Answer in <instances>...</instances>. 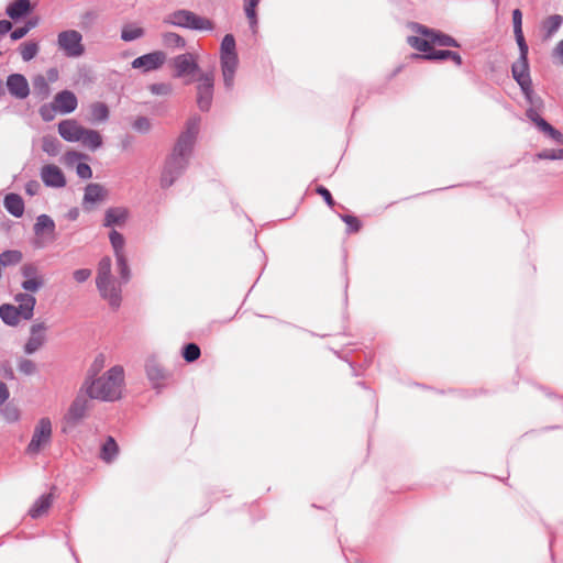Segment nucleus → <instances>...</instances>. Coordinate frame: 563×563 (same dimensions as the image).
Wrapping results in <instances>:
<instances>
[{
    "mask_svg": "<svg viewBox=\"0 0 563 563\" xmlns=\"http://www.w3.org/2000/svg\"><path fill=\"white\" fill-rule=\"evenodd\" d=\"M90 276L91 271L88 268H79L73 273L74 279L79 284L87 282L90 278Z\"/></svg>",
    "mask_w": 563,
    "mask_h": 563,
    "instance_id": "57",
    "label": "nucleus"
},
{
    "mask_svg": "<svg viewBox=\"0 0 563 563\" xmlns=\"http://www.w3.org/2000/svg\"><path fill=\"white\" fill-rule=\"evenodd\" d=\"M109 240L113 249L115 258L120 256H126L124 252L125 240L120 232L112 230L109 233Z\"/></svg>",
    "mask_w": 563,
    "mask_h": 563,
    "instance_id": "35",
    "label": "nucleus"
},
{
    "mask_svg": "<svg viewBox=\"0 0 563 563\" xmlns=\"http://www.w3.org/2000/svg\"><path fill=\"white\" fill-rule=\"evenodd\" d=\"M100 296L109 302L112 308H119L121 305V283L114 277L103 279L102 283H96Z\"/></svg>",
    "mask_w": 563,
    "mask_h": 563,
    "instance_id": "10",
    "label": "nucleus"
},
{
    "mask_svg": "<svg viewBox=\"0 0 563 563\" xmlns=\"http://www.w3.org/2000/svg\"><path fill=\"white\" fill-rule=\"evenodd\" d=\"M519 47V58L511 66L512 76L517 74H526L529 71V63H528V46H518Z\"/></svg>",
    "mask_w": 563,
    "mask_h": 563,
    "instance_id": "29",
    "label": "nucleus"
},
{
    "mask_svg": "<svg viewBox=\"0 0 563 563\" xmlns=\"http://www.w3.org/2000/svg\"><path fill=\"white\" fill-rule=\"evenodd\" d=\"M123 384V367L115 365L100 377L93 378L88 376L81 387V391H85L91 399L115 401L121 398Z\"/></svg>",
    "mask_w": 563,
    "mask_h": 563,
    "instance_id": "2",
    "label": "nucleus"
},
{
    "mask_svg": "<svg viewBox=\"0 0 563 563\" xmlns=\"http://www.w3.org/2000/svg\"><path fill=\"white\" fill-rule=\"evenodd\" d=\"M542 126H543V130L541 132L547 134L549 137H551L553 141H555L558 144L563 145V134L559 130L554 129L547 121H542Z\"/></svg>",
    "mask_w": 563,
    "mask_h": 563,
    "instance_id": "48",
    "label": "nucleus"
},
{
    "mask_svg": "<svg viewBox=\"0 0 563 563\" xmlns=\"http://www.w3.org/2000/svg\"><path fill=\"white\" fill-rule=\"evenodd\" d=\"M52 503H53L52 494H45V495L40 496L33 504L31 509L29 510L30 516L34 519L41 517L49 509V507L52 506Z\"/></svg>",
    "mask_w": 563,
    "mask_h": 563,
    "instance_id": "24",
    "label": "nucleus"
},
{
    "mask_svg": "<svg viewBox=\"0 0 563 563\" xmlns=\"http://www.w3.org/2000/svg\"><path fill=\"white\" fill-rule=\"evenodd\" d=\"M117 268L121 277V283L125 284L131 278V271L128 264L126 256H120L115 258Z\"/></svg>",
    "mask_w": 563,
    "mask_h": 563,
    "instance_id": "45",
    "label": "nucleus"
},
{
    "mask_svg": "<svg viewBox=\"0 0 563 563\" xmlns=\"http://www.w3.org/2000/svg\"><path fill=\"white\" fill-rule=\"evenodd\" d=\"M38 184L36 181H30L25 186V191L30 196H34L37 192Z\"/></svg>",
    "mask_w": 563,
    "mask_h": 563,
    "instance_id": "63",
    "label": "nucleus"
},
{
    "mask_svg": "<svg viewBox=\"0 0 563 563\" xmlns=\"http://www.w3.org/2000/svg\"><path fill=\"white\" fill-rule=\"evenodd\" d=\"M539 159H563V148L560 150H544L537 154Z\"/></svg>",
    "mask_w": 563,
    "mask_h": 563,
    "instance_id": "49",
    "label": "nucleus"
},
{
    "mask_svg": "<svg viewBox=\"0 0 563 563\" xmlns=\"http://www.w3.org/2000/svg\"><path fill=\"white\" fill-rule=\"evenodd\" d=\"M167 56L163 51H154L132 60L131 66L134 69H141L143 73H148L159 69L166 62Z\"/></svg>",
    "mask_w": 563,
    "mask_h": 563,
    "instance_id": "11",
    "label": "nucleus"
},
{
    "mask_svg": "<svg viewBox=\"0 0 563 563\" xmlns=\"http://www.w3.org/2000/svg\"><path fill=\"white\" fill-rule=\"evenodd\" d=\"M60 143L55 136L46 135L42 139V150L51 156L59 153Z\"/></svg>",
    "mask_w": 563,
    "mask_h": 563,
    "instance_id": "43",
    "label": "nucleus"
},
{
    "mask_svg": "<svg viewBox=\"0 0 563 563\" xmlns=\"http://www.w3.org/2000/svg\"><path fill=\"white\" fill-rule=\"evenodd\" d=\"M145 31L143 27L135 24H125L121 30V40L124 42H132L143 37Z\"/></svg>",
    "mask_w": 563,
    "mask_h": 563,
    "instance_id": "34",
    "label": "nucleus"
},
{
    "mask_svg": "<svg viewBox=\"0 0 563 563\" xmlns=\"http://www.w3.org/2000/svg\"><path fill=\"white\" fill-rule=\"evenodd\" d=\"M9 397L10 391L8 386L3 382H0V407L9 399Z\"/></svg>",
    "mask_w": 563,
    "mask_h": 563,
    "instance_id": "62",
    "label": "nucleus"
},
{
    "mask_svg": "<svg viewBox=\"0 0 563 563\" xmlns=\"http://www.w3.org/2000/svg\"><path fill=\"white\" fill-rule=\"evenodd\" d=\"M146 375L155 388H157L165 378L162 367L154 361L146 363Z\"/></svg>",
    "mask_w": 563,
    "mask_h": 563,
    "instance_id": "30",
    "label": "nucleus"
},
{
    "mask_svg": "<svg viewBox=\"0 0 563 563\" xmlns=\"http://www.w3.org/2000/svg\"><path fill=\"white\" fill-rule=\"evenodd\" d=\"M31 29H33V25H24L21 27H16L15 30H13L11 32L10 36L13 41H18V40L24 37Z\"/></svg>",
    "mask_w": 563,
    "mask_h": 563,
    "instance_id": "59",
    "label": "nucleus"
},
{
    "mask_svg": "<svg viewBox=\"0 0 563 563\" xmlns=\"http://www.w3.org/2000/svg\"><path fill=\"white\" fill-rule=\"evenodd\" d=\"M19 49H20L22 59L24 62H30L37 55V53L40 51V46L36 42L29 41V42L22 43L20 45Z\"/></svg>",
    "mask_w": 563,
    "mask_h": 563,
    "instance_id": "41",
    "label": "nucleus"
},
{
    "mask_svg": "<svg viewBox=\"0 0 563 563\" xmlns=\"http://www.w3.org/2000/svg\"><path fill=\"white\" fill-rule=\"evenodd\" d=\"M214 77L212 73L200 75L197 85V104L201 111H209L213 99Z\"/></svg>",
    "mask_w": 563,
    "mask_h": 563,
    "instance_id": "9",
    "label": "nucleus"
},
{
    "mask_svg": "<svg viewBox=\"0 0 563 563\" xmlns=\"http://www.w3.org/2000/svg\"><path fill=\"white\" fill-rule=\"evenodd\" d=\"M416 31L424 36H431V42L434 44H438L440 46H451V47H459V43L455 38H453L450 35L437 33L433 30H429L426 26L422 25H416Z\"/></svg>",
    "mask_w": 563,
    "mask_h": 563,
    "instance_id": "20",
    "label": "nucleus"
},
{
    "mask_svg": "<svg viewBox=\"0 0 563 563\" xmlns=\"http://www.w3.org/2000/svg\"><path fill=\"white\" fill-rule=\"evenodd\" d=\"M512 77L516 80V82L519 85V87H520L522 93L525 95L526 99L529 102H532L533 89H532V80H531V77H530V73L517 74V75H515Z\"/></svg>",
    "mask_w": 563,
    "mask_h": 563,
    "instance_id": "31",
    "label": "nucleus"
},
{
    "mask_svg": "<svg viewBox=\"0 0 563 563\" xmlns=\"http://www.w3.org/2000/svg\"><path fill=\"white\" fill-rule=\"evenodd\" d=\"M341 219L346 223L350 232L358 231L361 223L357 218L349 214H343L341 216Z\"/></svg>",
    "mask_w": 563,
    "mask_h": 563,
    "instance_id": "56",
    "label": "nucleus"
},
{
    "mask_svg": "<svg viewBox=\"0 0 563 563\" xmlns=\"http://www.w3.org/2000/svg\"><path fill=\"white\" fill-rule=\"evenodd\" d=\"M23 258V254L19 250H8L3 251L0 254V265L1 266H13L19 264Z\"/></svg>",
    "mask_w": 563,
    "mask_h": 563,
    "instance_id": "38",
    "label": "nucleus"
},
{
    "mask_svg": "<svg viewBox=\"0 0 563 563\" xmlns=\"http://www.w3.org/2000/svg\"><path fill=\"white\" fill-rule=\"evenodd\" d=\"M0 413L2 416V418L9 422V423H13V422H16L20 418V411L19 409L13 406V405H7L4 406L1 410H0Z\"/></svg>",
    "mask_w": 563,
    "mask_h": 563,
    "instance_id": "46",
    "label": "nucleus"
},
{
    "mask_svg": "<svg viewBox=\"0 0 563 563\" xmlns=\"http://www.w3.org/2000/svg\"><path fill=\"white\" fill-rule=\"evenodd\" d=\"M54 104L57 112L68 114L76 110L78 100L76 95L70 90H63L55 95Z\"/></svg>",
    "mask_w": 563,
    "mask_h": 563,
    "instance_id": "18",
    "label": "nucleus"
},
{
    "mask_svg": "<svg viewBox=\"0 0 563 563\" xmlns=\"http://www.w3.org/2000/svg\"><path fill=\"white\" fill-rule=\"evenodd\" d=\"M7 88L10 95L16 99H25L30 95L29 82L21 74H12L8 76Z\"/></svg>",
    "mask_w": 563,
    "mask_h": 563,
    "instance_id": "16",
    "label": "nucleus"
},
{
    "mask_svg": "<svg viewBox=\"0 0 563 563\" xmlns=\"http://www.w3.org/2000/svg\"><path fill=\"white\" fill-rule=\"evenodd\" d=\"M30 11H31L30 0H15L7 7L5 13L12 20H18V19L25 16Z\"/></svg>",
    "mask_w": 563,
    "mask_h": 563,
    "instance_id": "23",
    "label": "nucleus"
},
{
    "mask_svg": "<svg viewBox=\"0 0 563 563\" xmlns=\"http://www.w3.org/2000/svg\"><path fill=\"white\" fill-rule=\"evenodd\" d=\"M40 175L42 181L47 187L62 188L66 185L62 169L54 164L44 165Z\"/></svg>",
    "mask_w": 563,
    "mask_h": 563,
    "instance_id": "14",
    "label": "nucleus"
},
{
    "mask_svg": "<svg viewBox=\"0 0 563 563\" xmlns=\"http://www.w3.org/2000/svg\"><path fill=\"white\" fill-rule=\"evenodd\" d=\"M220 65L224 87L230 90L234 86V77L239 65L235 38L232 34H227L222 38L220 46Z\"/></svg>",
    "mask_w": 563,
    "mask_h": 563,
    "instance_id": "5",
    "label": "nucleus"
},
{
    "mask_svg": "<svg viewBox=\"0 0 563 563\" xmlns=\"http://www.w3.org/2000/svg\"><path fill=\"white\" fill-rule=\"evenodd\" d=\"M244 11L245 15L250 22V26L253 30V32H256L257 29V14H256V7L260 2V0H244Z\"/></svg>",
    "mask_w": 563,
    "mask_h": 563,
    "instance_id": "40",
    "label": "nucleus"
},
{
    "mask_svg": "<svg viewBox=\"0 0 563 563\" xmlns=\"http://www.w3.org/2000/svg\"><path fill=\"white\" fill-rule=\"evenodd\" d=\"M526 115L529 120H531L537 125V128L540 131L543 130L542 121H545V120L538 113L537 110H534L533 108H530L527 110Z\"/></svg>",
    "mask_w": 563,
    "mask_h": 563,
    "instance_id": "55",
    "label": "nucleus"
},
{
    "mask_svg": "<svg viewBox=\"0 0 563 563\" xmlns=\"http://www.w3.org/2000/svg\"><path fill=\"white\" fill-rule=\"evenodd\" d=\"M512 24L516 42L518 46H528L522 33V14L519 9L512 11Z\"/></svg>",
    "mask_w": 563,
    "mask_h": 563,
    "instance_id": "33",
    "label": "nucleus"
},
{
    "mask_svg": "<svg viewBox=\"0 0 563 563\" xmlns=\"http://www.w3.org/2000/svg\"><path fill=\"white\" fill-rule=\"evenodd\" d=\"M55 112H57V110L55 109L54 102L52 104H44L40 108V114L46 122L54 119Z\"/></svg>",
    "mask_w": 563,
    "mask_h": 563,
    "instance_id": "52",
    "label": "nucleus"
},
{
    "mask_svg": "<svg viewBox=\"0 0 563 563\" xmlns=\"http://www.w3.org/2000/svg\"><path fill=\"white\" fill-rule=\"evenodd\" d=\"M162 42L166 47L185 48L186 40L175 32H165L162 34Z\"/></svg>",
    "mask_w": 563,
    "mask_h": 563,
    "instance_id": "36",
    "label": "nucleus"
},
{
    "mask_svg": "<svg viewBox=\"0 0 563 563\" xmlns=\"http://www.w3.org/2000/svg\"><path fill=\"white\" fill-rule=\"evenodd\" d=\"M47 327L44 322L34 323L30 329V338L24 345V352L29 355L40 350L46 341Z\"/></svg>",
    "mask_w": 563,
    "mask_h": 563,
    "instance_id": "13",
    "label": "nucleus"
},
{
    "mask_svg": "<svg viewBox=\"0 0 563 563\" xmlns=\"http://www.w3.org/2000/svg\"><path fill=\"white\" fill-rule=\"evenodd\" d=\"M15 301L19 303L18 307L10 303L0 306L1 320L11 327L16 325L21 319L30 320L33 317L36 303L35 297L30 294H18Z\"/></svg>",
    "mask_w": 563,
    "mask_h": 563,
    "instance_id": "3",
    "label": "nucleus"
},
{
    "mask_svg": "<svg viewBox=\"0 0 563 563\" xmlns=\"http://www.w3.org/2000/svg\"><path fill=\"white\" fill-rule=\"evenodd\" d=\"M163 23L191 31H213L214 29V23L210 19L187 9H178L166 14Z\"/></svg>",
    "mask_w": 563,
    "mask_h": 563,
    "instance_id": "4",
    "label": "nucleus"
},
{
    "mask_svg": "<svg viewBox=\"0 0 563 563\" xmlns=\"http://www.w3.org/2000/svg\"><path fill=\"white\" fill-rule=\"evenodd\" d=\"M84 126L75 120H63L58 124L59 135L67 142H79Z\"/></svg>",
    "mask_w": 563,
    "mask_h": 563,
    "instance_id": "19",
    "label": "nucleus"
},
{
    "mask_svg": "<svg viewBox=\"0 0 563 563\" xmlns=\"http://www.w3.org/2000/svg\"><path fill=\"white\" fill-rule=\"evenodd\" d=\"M21 275L23 277L21 287L25 291L24 294H35L45 285L44 276L34 263L23 264Z\"/></svg>",
    "mask_w": 563,
    "mask_h": 563,
    "instance_id": "8",
    "label": "nucleus"
},
{
    "mask_svg": "<svg viewBox=\"0 0 563 563\" xmlns=\"http://www.w3.org/2000/svg\"><path fill=\"white\" fill-rule=\"evenodd\" d=\"M200 128V118L191 117L185 130L178 136L170 154L162 167L159 184L162 188H169L184 174L189 165L190 157L197 141Z\"/></svg>",
    "mask_w": 563,
    "mask_h": 563,
    "instance_id": "1",
    "label": "nucleus"
},
{
    "mask_svg": "<svg viewBox=\"0 0 563 563\" xmlns=\"http://www.w3.org/2000/svg\"><path fill=\"white\" fill-rule=\"evenodd\" d=\"M200 356V347L195 344V343H188L187 345H185L184 347V351H183V357L191 363V362H195L196 360H198Z\"/></svg>",
    "mask_w": 563,
    "mask_h": 563,
    "instance_id": "47",
    "label": "nucleus"
},
{
    "mask_svg": "<svg viewBox=\"0 0 563 563\" xmlns=\"http://www.w3.org/2000/svg\"><path fill=\"white\" fill-rule=\"evenodd\" d=\"M104 362H106L104 355L99 354L95 358L93 363L91 364V367L89 369V373H90L89 376L92 377V376L97 375L104 367Z\"/></svg>",
    "mask_w": 563,
    "mask_h": 563,
    "instance_id": "54",
    "label": "nucleus"
},
{
    "mask_svg": "<svg viewBox=\"0 0 563 563\" xmlns=\"http://www.w3.org/2000/svg\"><path fill=\"white\" fill-rule=\"evenodd\" d=\"M33 230H34L35 235H37V236H41L44 232H47L48 234H53L55 231V222L49 216L40 214L36 218Z\"/></svg>",
    "mask_w": 563,
    "mask_h": 563,
    "instance_id": "26",
    "label": "nucleus"
},
{
    "mask_svg": "<svg viewBox=\"0 0 563 563\" xmlns=\"http://www.w3.org/2000/svg\"><path fill=\"white\" fill-rule=\"evenodd\" d=\"M76 173L78 177L82 179H89L92 177V170L90 166L86 163H79L76 167Z\"/></svg>",
    "mask_w": 563,
    "mask_h": 563,
    "instance_id": "58",
    "label": "nucleus"
},
{
    "mask_svg": "<svg viewBox=\"0 0 563 563\" xmlns=\"http://www.w3.org/2000/svg\"><path fill=\"white\" fill-rule=\"evenodd\" d=\"M110 277H113L112 261L109 256H104L98 263L96 283H102L103 279H108Z\"/></svg>",
    "mask_w": 563,
    "mask_h": 563,
    "instance_id": "37",
    "label": "nucleus"
},
{
    "mask_svg": "<svg viewBox=\"0 0 563 563\" xmlns=\"http://www.w3.org/2000/svg\"><path fill=\"white\" fill-rule=\"evenodd\" d=\"M552 56L563 65V38L556 43L552 51Z\"/></svg>",
    "mask_w": 563,
    "mask_h": 563,
    "instance_id": "61",
    "label": "nucleus"
},
{
    "mask_svg": "<svg viewBox=\"0 0 563 563\" xmlns=\"http://www.w3.org/2000/svg\"><path fill=\"white\" fill-rule=\"evenodd\" d=\"M79 142H81L90 151H96L102 145V136L96 130L84 128Z\"/></svg>",
    "mask_w": 563,
    "mask_h": 563,
    "instance_id": "25",
    "label": "nucleus"
},
{
    "mask_svg": "<svg viewBox=\"0 0 563 563\" xmlns=\"http://www.w3.org/2000/svg\"><path fill=\"white\" fill-rule=\"evenodd\" d=\"M148 89L156 96H167L172 92V86L166 82L152 84Z\"/></svg>",
    "mask_w": 563,
    "mask_h": 563,
    "instance_id": "50",
    "label": "nucleus"
},
{
    "mask_svg": "<svg viewBox=\"0 0 563 563\" xmlns=\"http://www.w3.org/2000/svg\"><path fill=\"white\" fill-rule=\"evenodd\" d=\"M108 195L107 189L97 183H90L85 188V194L82 198V205L86 210H90L93 205L101 202L106 199Z\"/></svg>",
    "mask_w": 563,
    "mask_h": 563,
    "instance_id": "17",
    "label": "nucleus"
},
{
    "mask_svg": "<svg viewBox=\"0 0 563 563\" xmlns=\"http://www.w3.org/2000/svg\"><path fill=\"white\" fill-rule=\"evenodd\" d=\"M3 206L5 210L15 218H20L24 213V201L18 194H8L4 197Z\"/></svg>",
    "mask_w": 563,
    "mask_h": 563,
    "instance_id": "22",
    "label": "nucleus"
},
{
    "mask_svg": "<svg viewBox=\"0 0 563 563\" xmlns=\"http://www.w3.org/2000/svg\"><path fill=\"white\" fill-rule=\"evenodd\" d=\"M56 45L59 52L68 58H79L85 52L82 34L74 29L59 32L56 38Z\"/></svg>",
    "mask_w": 563,
    "mask_h": 563,
    "instance_id": "6",
    "label": "nucleus"
},
{
    "mask_svg": "<svg viewBox=\"0 0 563 563\" xmlns=\"http://www.w3.org/2000/svg\"><path fill=\"white\" fill-rule=\"evenodd\" d=\"M18 368L24 375H33L36 371V365L29 358H22L18 364Z\"/></svg>",
    "mask_w": 563,
    "mask_h": 563,
    "instance_id": "51",
    "label": "nucleus"
},
{
    "mask_svg": "<svg viewBox=\"0 0 563 563\" xmlns=\"http://www.w3.org/2000/svg\"><path fill=\"white\" fill-rule=\"evenodd\" d=\"M133 129L141 133H146L151 129L150 120L145 117H140L133 122Z\"/></svg>",
    "mask_w": 563,
    "mask_h": 563,
    "instance_id": "53",
    "label": "nucleus"
},
{
    "mask_svg": "<svg viewBox=\"0 0 563 563\" xmlns=\"http://www.w3.org/2000/svg\"><path fill=\"white\" fill-rule=\"evenodd\" d=\"M82 393L84 391L80 390V393L76 396L68 408L65 419L69 423L76 424L86 415L88 409V399L85 395H82Z\"/></svg>",
    "mask_w": 563,
    "mask_h": 563,
    "instance_id": "15",
    "label": "nucleus"
},
{
    "mask_svg": "<svg viewBox=\"0 0 563 563\" xmlns=\"http://www.w3.org/2000/svg\"><path fill=\"white\" fill-rule=\"evenodd\" d=\"M90 113L93 121L104 122L109 118V109L103 102H95L90 106Z\"/></svg>",
    "mask_w": 563,
    "mask_h": 563,
    "instance_id": "42",
    "label": "nucleus"
},
{
    "mask_svg": "<svg viewBox=\"0 0 563 563\" xmlns=\"http://www.w3.org/2000/svg\"><path fill=\"white\" fill-rule=\"evenodd\" d=\"M12 29V23L8 20H0V35L7 34Z\"/></svg>",
    "mask_w": 563,
    "mask_h": 563,
    "instance_id": "64",
    "label": "nucleus"
},
{
    "mask_svg": "<svg viewBox=\"0 0 563 563\" xmlns=\"http://www.w3.org/2000/svg\"><path fill=\"white\" fill-rule=\"evenodd\" d=\"M173 65L175 67V77L177 78L192 75L199 69L197 59L191 53H185L176 56L173 59Z\"/></svg>",
    "mask_w": 563,
    "mask_h": 563,
    "instance_id": "12",
    "label": "nucleus"
},
{
    "mask_svg": "<svg viewBox=\"0 0 563 563\" xmlns=\"http://www.w3.org/2000/svg\"><path fill=\"white\" fill-rule=\"evenodd\" d=\"M33 88L36 95L41 96L42 99H45L49 95V86L46 81V78L42 75H38L33 80Z\"/></svg>",
    "mask_w": 563,
    "mask_h": 563,
    "instance_id": "44",
    "label": "nucleus"
},
{
    "mask_svg": "<svg viewBox=\"0 0 563 563\" xmlns=\"http://www.w3.org/2000/svg\"><path fill=\"white\" fill-rule=\"evenodd\" d=\"M317 192L324 199V201L327 202V205L329 207H333L334 200L331 196V192L325 187H323V186L317 187Z\"/></svg>",
    "mask_w": 563,
    "mask_h": 563,
    "instance_id": "60",
    "label": "nucleus"
},
{
    "mask_svg": "<svg viewBox=\"0 0 563 563\" xmlns=\"http://www.w3.org/2000/svg\"><path fill=\"white\" fill-rule=\"evenodd\" d=\"M407 42L412 48L424 53V55L434 52V49H432L431 46V44H434L433 42H431V36H409Z\"/></svg>",
    "mask_w": 563,
    "mask_h": 563,
    "instance_id": "28",
    "label": "nucleus"
},
{
    "mask_svg": "<svg viewBox=\"0 0 563 563\" xmlns=\"http://www.w3.org/2000/svg\"><path fill=\"white\" fill-rule=\"evenodd\" d=\"M129 218V210L124 207H113L106 210L103 225L107 228L122 225Z\"/></svg>",
    "mask_w": 563,
    "mask_h": 563,
    "instance_id": "21",
    "label": "nucleus"
},
{
    "mask_svg": "<svg viewBox=\"0 0 563 563\" xmlns=\"http://www.w3.org/2000/svg\"><path fill=\"white\" fill-rule=\"evenodd\" d=\"M52 439V422L49 418H41L33 431L32 439L26 446V453L30 455H36L40 451L46 446Z\"/></svg>",
    "mask_w": 563,
    "mask_h": 563,
    "instance_id": "7",
    "label": "nucleus"
},
{
    "mask_svg": "<svg viewBox=\"0 0 563 563\" xmlns=\"http://www.w3.org/2000/svg\"><path fill=\"white\" fill-rule=\"evenodd\" d=\"M416 57L424 58V59H433V60L452 59L459 66L462 64L461 55L453 51L440 49V51H434L431 54H427L423 56L417 55Z\"/></svg>",
    "mask_w": 563,
    "mask_h": 563,
    "instance_id": "27",
    "label": "nucleus"
},
{
    "mask_svg": "<svg viewBox=\"0 0 563 563\" xmlns=\"http://www.w3.org/2000/svg\"><path fill=\"white\" fill-rule=\"evenodd\" d=\"M562 23H563V18L560 14L550 15L543 23L545 36L548 38L552 37L559 31Z\"/></svg>",
    "mask_w": 563,
    "mask_h": 563,
    "instance_id": "39",
    "label": "nucleus"
},
{
    "mask_svg": "<svg viewBox=\"0 0 563 563\" xmlns=\"http://www.w3.org/2000/svg\"><path fill=\"white\" fill-rule=\"evenodd\" d=\"M119 452L117 442L112 437H108L106 442L101 446L100 457L107 463L112 462Z\"/></svg>",
    "mask_w": 563,
    "mask_h": 563,
    "instance_id": "32",
    "label": "nucleus"
}]
</instances>
